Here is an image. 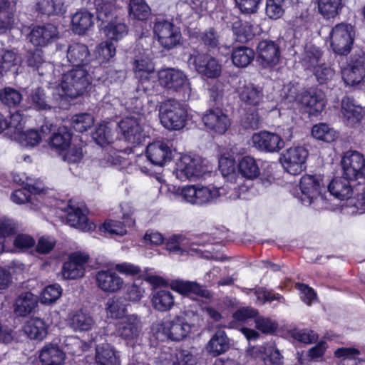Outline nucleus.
Masks as SVG:
<instances>
[{
	"mask_svg": "<svg viewBox=\"0 0 365 365\" xmlns=\"http://www.w3.org/2000/svg\"><path fill=\"white\" fill-rule=\"evenodd\" d=\"M125 105L127 108L132 111L118 123V127L126 141L132 144H138L145 136V118L141 113L142 102L139 99V96H134L130 99V102L125 103Z\"/></svg>",
	"mask_w": 365,
	"mask_h": 365,
	"instance_id": "f257e3e1",
	"label": "nucleus"
},
{
	"mask_svg": "<svg viewBox=\"0 0 365 365\" xmlns=\"http://www.w3.org/2000/svg\"><path fill=\"white\" fill-rule=\"evenodd\" d=\"M91 83V76L86 67L73 68L63 73L58 88L61 91L58 95L75 98L83 94Z\"/></svg>",
	"mask_w": 365,
	"mask_h": 365,
	"instance_id": "f03ea898",
	"label": "nucleus"
},
{
	"mask_svg": "<svg viewBox=\"0 0 365 365\" xmlns=\"http://www.w3.org/2000/svg\"><path fill=\"white\" fill-rule=\"evenodd\" d=\"M159 116L162 125L168 130H179L185 125L187 119V110L175 99L161 103Z\"/></svg>",
	"mask_w": 365,
	"mask_h": 365,
	"instance_id": "7ed1b4c3",
	"label": "nucleus"
},
{
	"mask_svg": "<svg viewBox=\"0 0 365 365\" xmlns=\"http://www.w3.org/2000/svg\"><path fill=\"white\" fill-rule=\"evenodd\" d=\"M341 165L343 175L349 180L357 182L360 187L359 190L362 192L365 200V175L363 173L365 168V158L364 155L356 150H348L344 154Z\"/></svg>",
	"mask_w": 365,
	"mask_h": 365,
	"instance_id": "20e7f679",
	"label": "nucleus"
},
{
	"mask_svg": "<svg viewBox=\"0 0 365 365\" xmlns=\"http://www.w3.org/2000/svg\"><path fill=\"white\" fill-rule=\"evenodd\" d=\"M324 185L323 179L319 175H306L302 177L299 187L302 202L308 205L314 204L317 208L325 207L326 202L322 195Z\"/></svg>",
	"mask_w": 365,
	"mask_h": 365,
	"instance_id": "39448f33",
	"label": "nucleus"
},
{
	"mask_svg": "<svg viewBox=\"0 0 365 365\" xmlns=\"http://www.w3.org/2000/svg\"><path fill=\"white\" fill-rule=\"evenodd\" d=\"M308 155V150L305 148L294 146L284 150L281 153L279 162L287 173L296 175L306 169Z\"/></svg>",
	"mask_w": 365,
	"mask_h": 365,
	"instance_id": "423d86ee",
	"label": "nucleus"
},
{
	"mask_svg": "<svg viewBox=\"0 0 365 365\" xmlns=\"http://www.w3.org/2000/svg\"><path fill=\"white\" fill-rule=\"evenodd\" d=\"M354 39V28L350 24L336 25L330 33L331 47L339 55H346L351 51Z\"/></svg>",
	"mask_w": 365,
	"mask_h": 365,
	"instance_id": "0eeeda50",
	"label": "nucleus"
},
{
	"mask_svg": "<svg viewBox=\"0 0 365 365\" xmlns=\"http://www.w3.org/2000/svg\"><path fill=\"white\" fill-rule=\"evenodd\" d=\"M90 343L96 346V361L99 365H120L118 352L106 342L103 331L91 333Z\"/></svg>",
	"mask_w": 365,
	"mask_h": 365,
	"instance_id": "6e6552de",
	"label": "nucleus"
},
{
	"mask_svg": "<svg viewBox=\"0 0 365 365\" xmlns=\"http://www.w3.org/2000/svg\"><path fill=\"white\" fill-rule=\"evenodd\" d=\"M187 64L193 68L199 74L209 78H215L221 73V66L218 61L207 53L196 52L190 54Z\"/></svg>",
	"mask_w": 365,
	"mask_h": 365,
	"instance_id": "1a4fd4ad",
	"label": "nucleus"
},
{
	"mask_svg": "<svg viewBox=\"0 0 365 365\" xmlns=\"http://www.w3.org/2000/svg\"><path fill=\"white\" fill-rule=\"evenodd\" d=\"M181 195L191 204L202 205L217 199L220 196V192L215 187L189 185L182 188Z\"/></svg>",
	"mask_w": 365,
	"mask_h": 365,
	"instance_id": "9d476101",
	"label": "nucleus"
},
{
	"mask_svg": "<svg viewBox=\"0 0 365 365\" xmlns=\"http://www.w3.org/2000/svg\"><path fill=\"white\" fill-rule=\"evenodd\" d=\"M153 31L160 45L168 50L180 43L181 39L180 29L169 21L157 19Z\"/></svg>",
	"mask_w": 365,
	"mask_h": 365,
	"instance_id": "9b49d317",
	"label": "nucleus"
},
{
	"mask_svg": "<svg viewBox=\"0 0 365 365\" xmlns=\"http://www.w3.org/2000/svg\"><path fill=\"white\" fill-rule=\"evenodd\" d=\"M206 171L200 158L185 155L177 163L175 173L178 179L185 180L200 178Z\"/></svg>",
	"mask_w": 365,
	"mask_h": 365,
	"instance_id": "f8f14e48",
	"label": "nucleus"
},
{
	"mask_svg": "<svg viewBox=\"0 0 365 365\" xmlns=\"http://www.w3.org/2000/svg\"><path fill=\"white\" fill-rule=\"evenodd\" d=\"M133 71L136 78H139L135 91L139 96L148 93L153 88V83L149 78V75L154 71L152 61L147 57L137 58L133 62Z\"/></svg>",
	"mask_w": 365,
	"mask_h": 365,
	"instance_id": "ddd939ff",
	"label": "nucleus"
},
{
	"mask_svg": "<svg viewBox=\"0 0 365 365\" xmlns=\"http://www.w3.org/2000/svg\"><path fill=\"white\" fill-rule=\"evenodd\" d=\"M141 331L142 322L136 314H128L123 317L116 325L117 335L127 343L136 341Z\"/></svg>",
	"mask_w": 365,
	"mask_h": 365,
	"instance_id": "4468645a",
	"label": "nucleus"
},
{
	"mask_svg": "<svg viewBox=\"0 0 365 365\" xmlns=\"http://www.w3.org/2000/svg\"><path fill=\"white\" fill-rule=\"evenodd\" d=\"M158 79L160 85L167 89L177 91L185 86L191 91L187 77L181 70L174 68H163L158 71Z\"/></svg>",
	"mask_w": 365,
	"mask_h": 365,
	"instance_id": "2eb2a0df",
	"label": "nucleus"
},
{
	"mask_svg": "<svg viewBox=\"0 0 365 365\" xmlns=\"http://www.w3.org/2000/svg\"><path fill=\"white\" fill-rule=\"evenodd\" d=\"M321 52L314 48L313 51H306L303 61L307 67L314 68V75L318 82L324 83L333 78L334 71L331 67L321 63Z\"/></svg>",
	"mask_w": 365,
	"mask_h": 365,
	"instance_id": "dca6fc26",
	"label": "nucleus"
},
{
	"mask_svg": "<svg viewBox=\"0 0 365 365\" xmlns=\"http://www.w3.org/2000/svg\"><path fill=\"white\" fill-rule=\"evenodd\" d=\"M58 37L57 27L46 24L32 27L27 38L36 47H45L54 42Z\"/></svg>",
	"mask_w": 365,
	"mask_h": 365,
	"instance_id": "f3484780",
	"label": "nucleus"
},
{
	"mask_svg": "<svg viewBox=\"0 0 365 365\" xmlns=\"http://www.w3.org/2000/svg\"><path fill=\"white\" fill-rule=\"evenodd\" d=\"M96 284L105 293H115L124 286V280L113 269H101L95 274Z\"/></svg>",
	"mask_w": 365,
	"mask_h": 365,
	"instance_id": "a211bd4d",
	"label": "nucleus"
},
{
	"mask_svg": "<svg viewBox=\"0 0 365 365\" xmlns=\"http://www.w3.org/2000/svg\"><path fill=\"white\" fill-rule=\"evenodd\" d=\"M88 255L74 252L70 255L67 262H64L61 273L66 279H75L83 277L86 264L88 262Z\"/></svg>",
	"mask_w": 365,
	"mask_h": 365,
	"instance_id": "6ab92c4d",
	"label": "nucleus"
},
{
	"mask_svg": "<svg viewBox=\"0 0 365 365\" xmlns=\"http://www.w3.org/2000/svg\"><path fill=\"white\" fill-rule=\"evenodd\" d=\"M162 334L168 339L179 341L185 339L191 331V326L182 317H175L162 324Z\"/></svg>",
	"mask_w": 365,
	"mask_h": 365,
	"instance_id": "aec40b11",
	"label": "nucleus"
},
{
	"mask_svg": "<svg viewBox=\"0 0 365 365\" xmlns=\"http://www.w3.org/2000/svg\"><path fill=\"white\" fill-rule=\"evenodd\" d=\"M279 46L272 41H262L257 47V62L262 67H272L279 60Z\"/></svg>",
	"mask_w": 365,
	"mask_h": 365,
	"instance_id": "412c9836",
	"label": "nucleus"
},
{
	"mask_svg": "<svg viewBox=\"0 0 365 365\" xmlns=\"http://www.w3.org/2000/svg\"><path fill=\"white\" fill-rule=\"evenodd\" d=\"M145 153L148 160L158 166H163L173 158V152L168 143L160 140L148 144Z\"/></svg>",
	"mask_w": 365,
	"mask_h": 365,
	"instance_id": "4be33fe9",
	"label": "nucleus"
},
{
	"mask_svg": "<svg viewBox=\"0 0 365 365\" xmlns=\"http://www.w3.org/2000/svg\"><path fill=\"white\" fill-rule=\"evenodd\" d=\"M205 125L215 133L223 134L230 125V121L227 115L222 110L210 109L202 116Z\"/></svg>",
	"mask_w": 365,
	"mask_h": 365,
	"instance_id": "5701e85b",
	"label": "nucleus"
},
{
	"mask_svg": "<svg viewBox=\"0 0 365 365\" xmlns=\"http://www.w3.org/2000/svg\"><path fill=\"white\" fill-rule=\"evenodd\" d=\"M252 143L258 149L268 152H275L284 147L278 135L266 131L252 135Z\"/></svg>",
	"mask_w": 365,
	"mask_h": 365,
	"instance_id": "b1692460",
	"label": "nucleus"
},
{
	"mask_svg": "<svg viewBox=\"0 0 365 365\" xmlns=\"http://www.w3.org/2000/svg\"><path fill=\"white\" fill-rule=\"evenodd\" d=\"M26 185L22 189L15 190L11 195V200L17 204H24L25 202L30 203L34 205L33 208L36 209L38 207L37 204H34L36 200V195L40 193L43 190V187L36 183L35 185L31 184L29 181H31V179L27 178Z\"/></svg>",
	"mask_w": 365,
	"mask_h": 365,
	"instance_id": "393cba45",
	"label": "nucleus"
},
{
	"mask_svg": "<svg viewBox=\"0 0 365 365\" xmlns=\"http://www.w3.org/2000/svg\"><path fill=\"white\" fill-rule=\"evenodd\" d=\"M356 185V180H349L343 175L334 178L328 185V190L336 198L346 200L351 197Z\"/></svg>",
	"mask_w": 365,
	"mask_h": 365,
	"instance_id": "a878e982",
	"label": "nucleus"
},
{
	"mask_svg": "<svg viewBox=\"0 0 365 365\" xmlns=\"http://www.w3.org/2000/svg\"><path fill=\"white\" fill-rule=\"evenodd\" d=\"M341 76L344 83L347 85L354 86L360 83L365 76L364 60L360 58L351 61L342 68Z\"/></svg>",
	"mask_w": 365,
	"mask_h": 365,
	"instance_id": "bb28decb",
	"label": "nucleus"
},
{
	"mask_svg": "<svg viewBox=\"0 0 365 365\" xmlns=\"http://www.w3.org/2000/svg\"><path fill=\"white\" fill-rule=\"evenodd\" d=\"M301 103L306 108L310 115H317L324 110L326 101L324 94L321 91L305 92L301 98Z\"/></svg>",
	"mask_w": 365,
	"mask_h": 365,
	"instance_id": "cd10ccee",
	"label": "nucleus"
},
{
	"mask_svg": "<svg viewBox=\"0 0 365 365\" xmlns=\"http://www.w3.org/2000/svg\"><path fill=\"white\" fill-rule=\"evenodd\" d=\"M254 355L262 359L267 365H281L282 364V356L272 343L252 347V356Z\"/></svg>",
	"mask_w": 365,
	"mask_h": 365,
	"instance_id": "c85d7f7f",
	"label": "nucleus"
},
{
	"mask_svg": "<svg viewBox=\"0 0 365 365\" xmlns=\"http://www.w3.org/2000/svg\"><path fill=\"white\" fill-rule=\"evenodd\" d=\"M38 304V297L30 292L21 293L15 299L14 312L20 317L31 314Z\"/></svg>",
	"mask_w": 365,
	"mask_h": 365,
	"instance_id": "c756f323",
	"label": "nucleus"
},
{
	"mask_svg": "<svg viewBox=\"0 0 365 365\" xmlns=\"http://www.w3.org/2000/svg\"><path fill=\"white\" fill-rule=\"evenodd\" d=\"M341 113L344 121L351 126L358 123L362 118L361 107L355 105L353 100L349 97L342 99Z\"/></svg>",
	"mask_w": 365,
	"mask_h": 365,
	"instance_id": "7c9ffc66",
	"label": "nucleus"
},
{
	"mask_svg": "<svg viewBox=\"0 0 365 365\" xmlns=\"http://www.w3.org/2000/svg\"><path fill=\"white\" fill-rule=\"evenodd\" d=\"M274 165L267 161L260 160L252 161V180L259 178V182L264 187L271 185L274 178L273 176V166Z\"/></svg>",
	"mask_w": 365,
	"mask_h": 365,
	"instance_id": "2f4dec72",
	"label": "nucleus"
},
{
	"mask_svg": "<svg viewBox=\"0 0 365 365\" xmlns=\"http://www.w3.org/2000/svg\"><path fill=\"white\" fill-rule=\"evenodd\" d=\"M153 307L161 312L170 310L174 305V297L168 289H154L150 296Z\"/></svg>",
	"mask_w": 365,
	"mask_h": 365,
	"instance_id": "473e14b6",
	"label": "nucleus"
},
{
	"mask_svg": "<svg viewBox=\"0 0 365 365\" xmlns=\"http://www.w3.org/2000/svg\"><path fill=\"white\" fill-rule=\"evenodd\" d=\"M90 52L87 46L83 43H73L67 48L66 57L68 62L76 67H87L86 62Z\"/></svg>",
	"mask_w": 365,
	"mask_h": 365,
	"instance_id": "72a5a7b5",
	"label": "nucleus"
},
{
	"mask_svg": "<svg viewBox=\"0 0 365 365\" xmlns=\"http://www.w3.org/2000/svg\"><path fill=\"white\" fill-rule=\"evenodd\" d=\"M96 324L93 316L86 312L78 311L71 314L68 326L74 331H86L91 329Z\"/></svg>",
	"mask_w": 365,
	"mask_h": 365,
	"instance_id": "f704fd0d",
	"label": "nucleus"
},
{
	"mask_svg": "<svg viewBox=\"0 0 365 365\" xmlns=\"http://www.w3.org/2000/svg\"><path fill=\"white\" fill-rule=\"evenodd\" d=\"M229 340L222 329H218L206 345L207 351L213 356L225 353L229 349Z\"/></svg>",
	"mask_w": 365,
	"mask_h": 365,
	"instance_id": "c9c22d12",
	"label": "nucleus"
},
{
	"mask_svg": "<svg viewBox=\"0 0 365 365\" xmlns=\"http://www.w3.org/2000/svg\"><path fill=\"white\" fill-rule=\"evenodd\" d=\"M39 357L44 365H61L65 354L56 344H48L43 347Z\"/></svg>",
	"mask_w": 365,
	"mask_h": 365,
	"instance_id": "e433bc0d",
	"label": "nucleus"
},
{
	"mask_svg": "<svg viewBox=\"0 0 365 365\" xmlns=\"http://www.w3.org/2000/svg\"><path fill=\"white\" fill-rule=\"evenodd\" d=\"M67 222L70 226L83 232H88L95 228L94 224L88 221L87 216L78 207H70L67 215Z\"/></svg>",
	"mask_w": 365,
	"mask_h": 365,
	"instance_id": "4c0bfd02",
	"label": "nucleus"
},
{
	"mask_svg": "<svg viewBox=\"0 0 365 365\" xmlns=\"http://www.w3.org/2000/svg\"><path fill=\"white\" fill-rule=\"evenodd\" d=\"M26 62L29 67L37 70L40 76L46 74L44 70L51 71L53 68L52 64L45 61L41 49L29 51L26 55Z\"/></svg>",
	"mask_w": 365,
	"mask_h": 365,
	"instance_id": "58836bf2",
	"label": "nucleus"
},
{
	"mask_svg": "<svg viewBox=\"0 0 365 365\" xmlns=\"http://www.w3.org/2000/svg\"><path fill=\"white\" fill-rule=\"evenodd\" d=\"M24 331L31 339L42 340L48 333L47 324L40 318H32L24 325Z\"/></svg>",
	"mask_w": 365,
	"mask_h": 365,
	"instance_id": "ea45409f",
	"label": "nucleus"
},
{
	"mask_svg": "<svg viewBox=\"0 0 365 365\" xmlns=\"http://www.w3.org/2000/svg\"><path fill=\"white\" fill-rule=\"evenodd\" d=\"M93 24V16L87 11L76 12L72 17L73 31L77 34H84Z\"/></svg>",
	"mask_w": 365,
	"mask_h": 365,
	"instance_id": "a19ab883",
	"label": "nucleus"
},
{
	"mask_svg": "<svg viewBox=\"0 0 365 365\" xmlns=\"http://www.w3.org/2000/svg\"><path fill=\"white\" fill-rule=\"evenodd\" d=\"M15 1H0V33L9 29L14 21Z\"/></svg>",
	"mask_w": 365,
	"mask_h": 365,
	"instance_id": "79ce46f5",
	"label": "nucleus"
},
{
	"mask_svg": "<svg viewBox=\"0 0 365 365\" xmlns=\"http://www.w3.org/2000/svg\"><path fill=\"white\" fill-rule=\"evenodd\" d=\"M28 100L31 106L37 110H46L51 108V98L41 88L32 89L28 96Z\"/></svg>",
	"mask_w": 365,
	"mask_h": 365,
	"instance_id": "37998d69",
	"label": "nucleus"
},
{
	"mask_svg": "<svg viewBox=\"0 0 365 365\" xmlns=\"http://www.w3.org/2000/svg\"><path fill=\"white\" fill-rule=\"evenodd\" d=\"M15 125L18 126L17 129L14 127V130L18 133V140L22 146L24 147H34L38 144L41 140V135L36 130H29L26 132L22 131V126L20 122L16 123Z\"/></svg>",
	"mask_w": 365,
	"mask_h": 365,
	"instance_id": "c03bdc74",
	"label": "nucleus"
},
{
	"mask_svg": "<svg viewBox=\"0 0 365 365\" xmlns=\"http://www.w3.org/2000/svg\"><path fill=\"white\" fill-rule=\"evenodd\" d=\"M50 139V145L57 150L64 151L71 144V134L66 127L58 128L56 133H54Z\"/></svg>",
	"mask_w": 365,
	"mask_h": 365,
	"instance_id": "a18cd8bd",
	"label": "nucleus"
},
{
	"mask_svg": "<svg viewBox=\"0 0 365 365\" xmlns=\"http://www.w3.org/2000/svg\"><path fill=\"white\" fill-rule=\"evenodd\" d=\"M252 319H254L255 328L262 334H272L278 329V324L276 322L259 315L257 310L252 309Z\"/></svg>",
	"mask_w": 365,
	"mask_h": 365,
	"instance_id": "49530a36",
	"label": "nucleus"
},
{
	"mask_svg": "<svg viewBox=\"0 0 365 365\" xmlns=\"http://www.w3.org/2000/svg\"><path fill=\"white\" fill-rule=\"evenodd\" d=\"M106 306L108 314L113 319H122L127 310L125 299L120 297L108 299Z\"/></svg>",
	"mask_w": 365,
	"mask_h": 365,
	"instance_id": "de8ad7c7",
	"label": "nucleus"
},
{
	"mask_svg": "<svg viewBox=\"0 0 365 365\" xmlns=\"http://www.w3.org/2000/svg\"><path fill=\"white\" fill-rule=\"evenodd\" d=\"M235 157L230 154H223L219 159V168L224 178L228 180H235Z\"/></svg>",
	"mask_w": 365,
	"mask_h": 365,
	"instance_id": "09e8293b",
	"label": "nucleus"
},
{
	"mask_svg": "<svg viewBox=\"0 0 365 365\" xmlns=\"http://www.w3.org/2000/svg\"><path fill=\"white\" fill-rule=\"evenodd\" d=\"M312 135L314 138L325 142H331L336 138V131L329 125L324 123L313 125Z\"/></svg>",
	"mask_w": 365,
	"mask_h": 365,
	"instance_id": "8fccbe9b",
	"label": "nucleus"
},
{
	"mask_svg": "<svg viewBox=\"0 0 365 365\" xmlns=\"http://www.w3.org/2000/svg\"><path fill=\"white\" fill-rule=\"evenodd\" d=\"M21 93L12 88L6 87L0 91V101L8 107L16 108L22 101Z\"/></svg>",
	"mask_w": 365,
	"mask_h": 365,
	"instance_id": "3c124183",
	"label": "nucleus"
},
{
	"mask_svg": "<svg viewBox=\"0 0 365 365\" xmlns=\"http://www.w3.org/2000/svg\"><path fill=\"white\" fill-rule=\"evenodd\" d=\"M21 63V58L17 56L14 51L5 50L1 54V70L10 71L13 70L15 73Z\"/></svg>",
	"mask_w": 365,
	"mask_h": 365,
	"instance_id": "603ef678",
	"label": "nucleus"
},
{
	"mask_svg": "<svg viewBox=\"0 0 365 365\" xmlns=\"http://www.w3.org/2000/svg\"><path fill=\"white\" fill-rule=\"evenodd\" d=\"M66 351L73 356H79L88 348V345L82 341L79 337L70 336L64 341Z\"/></svg>",
	"mask_w": 365,
	"mask_h": 365,
	"instance_id": "864d4df0",
	"label": "nucleus"
},
{
	"mask_svg": "<svg viewBox=\"0 0 365 365\" xmlns=\"http://www.w3.org/2000/svg\"><path fill=\"white\" fill-rule=\"evenodd\" d=\"M129 10L130 16L139 21L146 20L151 11L145 1H130Z\"/></svg>",
	"mask_w": 365,
	"mask_h": 365,
	"instance_id": "5fc2aeb1",
	"label": "nucleus"
},
{
	"mask_svg": "<svg viewBox=\"0 0 365 365\" xmlns=\"http://www.w3.org/2000/svg\"><path fill=\"white\" fill-rule=\"evenodd\" d=\"M93 115L87 113L76 114L71 119L73 129L79 133L86 131L93 125Z\"/></svg>",
	"mask_w": 365,
	"mask_h": 365,
	"instance_id": "6e6d98bb",
	"label": "nucleus"
},
{
	"mask_svg": "<svg viewBox=\"0 0 365 365\" xmlns=\"http://www.w3.org/2000/svg\"><path fill=\"white\" fill-rule=\"evenodd\" d=\"M37 9L47 16L61 14L66 11L63 1H38Z\"/></svg>",
	"mask_w": 365,
	"mask_h": 365,
	"instance_id": "4d7b16f0",
	"label": "nucleus"
},
{
	"mask_svg": "<svg viewBox=\"0 0 365 365\" xmlns=\"http://www.w3.org/2000/svg\"><path fill=\"white\" fill-rule=\"evenodd\" d=\"M340 1H318V10L325 19L336 16L342 8Z\"/></svg>",
	"mask_w": 365,
	"mask_h": 365,
	"instance_id": "13d9d810",
	"label": "nucleus"
},
{
	"mask_svg": "<svg viewBox=\"0 0 365 365\" xmlns=\"http://www.w3.org/2000/svg\"><path fill=\"white\" fill-rule=\"evenodd\" d=\"M232 61L236 66L246 67L251 62V50L245 46L236 48L232 52Z\"/></svg>",
	"mask_w": 365,
	"mask_h": 365,
	"instance_id": "bf43d9fd",
	"label": "nucleus"
},
{
	"mask_svg": "<svg viewBox=\"0 0 365 365\" xmlns=\"http://www.w3.org/2000/svg\"><path fill=\"white\" fill-rule=\"evenodd\" d=\"M178 284L179 290L182 292L193 293L205 298L210 297V293L207 289L195 282L182 281L179 282Z\"/></svg>",
	"mask_w": 365,
	"mask_h": 365,
	"instance_id": "052dcab7",
	"label": "nucleus"
},
{
	"mask_svg": "<svg viewBox=\"0 0 365 365\" xmlns=\"http://www.w3.org/2000/svg\"><path fill=\"white\" fill-rule=\"evenodd\" d=\"M233 317L239 324V329L250 341L251 339V329L250 328L240 326L245 324L246 322L251 318V309L248 307L241 308L234 313Z\"/></svg>",
	"mask_w": 365,
	"mask_h": 365,
	"instance_id": "680f3d73",
	"label": "nucleus"
},
{
	"mask_svg": "<svg viewBox=\"0 0 365 365\" xmlns=\"http://www.w3.org/2000/svg\"><path fill=\"white\" fill-rule=\"evenodd\" d=\"M105 33L111 40L118 41L127 34V26L124 23L113 22L105 27Z\"/></svg>",
	"mask_w": 365,
	"mask_h": 365,
	"instance_id": "e2e57ef3",
	"label": "nucleus"
},
{
	"mask_svg": "<svg viewBox=\"0 0 365 365\" xmlns=\"http://www.w3.org/2000/svg\"><path fill=\"white\" fill-rule=\"evenodd\" d=\"M92 136L96 143L101 146L109 144L112 141L111 130L106 124L98 125Z\"/></svg>",
	"mask_w": 365,
	"mask_h": 365,
	"instance_id": "0e129e2a",
	"label": "nucleus"
},
{
	"mask_svg": "<svg viewBox=\"0 0 365 365\" xmlns=\"http://www.w3.org/2000/svg\"><path fill=\"white\" fill-rule=\"evenodd\" d=\"M62 294L60 285L55 284L46 287L41 293V302L44 304H50L55 302Z\"/></svg>",
	"mask_w": 365,
	"mask_h": 365,
	"instance_id": "69168bd1",
	"label": "nucleus"
},
{
	"mask_svg": "<svg viewBox=\"0 0 365 365\" xmlns=\"http://www.w3.org/2000/svg\"><path fill=\"white\" fill-rule=\"evenodd\" d=\"M96 6V18L102 22H107L113 16V8L111 1H98Z\"/></svg>",
	"mask_w": 365,
	"mask_h": 365,
	"instance_id": "338daca9",
	"label": "nucleus"
},
{
	"mask_svg": "<svg viewBox=\"0 0 365 365\" xmlns=\"http://www.w3.org/2000/svg\"><path fill=\"white\" fill-rule=\"evenodd\" d=\"M200 39L209 51L216 48L219 45V36L213 28H210L201 33Z\"/></svg>",
	"mask_w": 365,
	"mask_h": 365,
	"instance_id": "774afa93",
	"label": "nucleus"
}]
</instances>
